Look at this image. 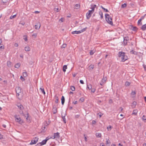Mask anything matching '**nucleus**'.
Instances as JSON below:
<instances>
[{"label": "nucleus", "instance_id": "1", "mask_svg": "<svg viewBox=\"0 0 146 146\" xmlns=\"http://www.w3.org/2000/svg\"><path fill=\"white\" fill-rule=\"evenodd\" d=\"M17 93V96L19 100H21L22 96V93L21 88L19 87H17L15 88Z\"/></svg>", "mask_w": 146, "mask_h": 146}, {"label": "nucleus", "instance_id": "2", "mask_svg": "<svg viewBox=\"0 0 146 146\" xmlns=\"http://www.w3.org/2000/svg\"><path fill=\"white\" fill-rule=\"evenodd\" d=\"M118 56L121 57V61L123 62L125 61L128 59L127 56L125 55V53L123 52H119Z\"/></svg>", "mask_w": 146, "mask_h": 146}, {"label": "nucleus", "instance_id": "3", "mask_svg": "<svg viewBox=\"0 0 146 146\" xmlns=\"http://www.w3.org/2000/svg\"><path fill=\"white\" fill-rule=\"evenodd\" d=\"M105 16L106 21L108 23L111 25H113L112 20L110 16L108 14H106L105 15Z\"/></svg>", "mask_w": 146, "mask_h": 146}, {"label": "nucleus", "instance_id": "4", "mask_svg": "<svg viewBox=\"0 0 146 146\" xmlns=\"http://www.w3.org/2000/svg\"><path fill=\"white\" fill-rule=\"evenodd\" d=\"M15 121L19 123L22 124L24 123L23 121L21 119L19 115H14Z\"/></svg>", "mask_w": 146, "mask_h": 146}, {"label": "nucleus", "instance_id": "5", "mask_svg": "<svg viewBox=\"0 0 146 146\" xmlns=\"http://www.w3.org/2000/svg\"><path fill=\"white\" fill-rule=\"evenodd\" d=\"M17 107H18L19 109L20 110L19 111V112L20 114H23V110L24 109V108L23 106L21 104H17Z\"/></svg>", "mask_w": 146, "mask_h": 146}, {"label": "nucleus", "instance_id": "6", "mask_svg": "<svg viewBox=\"0 0 146 146\" xmlns=\"http://www.w3.org/2000/svg\"><path fill=\"white\" fill-rule=\"evenodd\" d=\"M38 137H35L31 141V142L30 143V145H32L36 144L38 140Z\"/></svg>", "mask_w": 146, "mask_h": 146}, {"label": "nucleus", "instance_id": "7", "mask_svg": "<svg viewBox=\"0 0 146 146\" xmlns=\"http://www.w3.org/2000/svg\"><path fill=\"white\" fill-rule=\"evenodd\" d=\"M130 29L133 31H136L138 30V28L136 27H133V26H130Z\"/></svg>", "mask_w": 146, "mask_h": 146}, {"label": "nucleus", "instance_id": "8", "mask_svg": "<svg viewBox=\"0 0 146 146\" xmlns=\"http://www.w3.org/2000/svg\"><path fill=\"white\" fill-rule=\"evenodd\" d=\"M35 26L36 29H39L40 27V23L39 22L37 23L36 24Z\"/></svg>", "mask_w": 146, "mask_h": 146}, {"label": "nucleus", "instance_id": "9", "mask_svg": "<svg viewBox=\"0 0 146 146\" xmlns=\"http://www.w3.org/2000/svg\"><path fill=\"white\" fill-rule=\"evenodd\" d=\"M60 137L59 133L58 132H57L56 133H54V137L53 139L55 138H59Z\"/></svg>", "mask_w": 146, "mask_h": 146}, {"label": "nucleus", "instance_id": "10", "mask_svg": "<svg viewBox=\"0 0 146 146\" xmlns=\"http://www.w3.org/2000/svg\"><path fill=\"white\" fill-rule=\"evenodd\" d=\"M92 14L91 13H87L86 14V18L87 19H89L90 18Z\"/></svg>", "mask_w": 146, "mask_h": 146}, {"label": "nucleus", "instance_id": "11", "mask_svg": "<svg viewBox=\"0 0 146 146\" xmlns=\"http://www.w3.org/2000/svg\"><path fill=\"white\" fill-rule=\"evenodd\" d=\"M81 33L80 31H74L72 32V33L73 34H79Z\"/></svg>", "mask_w": 146, "mask_h": 146}, {"label": "nucleus", "instance_id": "12", "mask_svg": "<svg viewBox=\"0 0 146 146\" xmlns=\"http://www.w3.org/2000/svg\"><path fill=\"white\" fill-rule=\"evenodd\" d=\"M141 29L143 31H145L146 30V24L143 25L141 27Z\"/></svg>", "mask_w": 146, "mask_h": 146}, {"label": "nucleus", "instance_id": "13", "mask_svg": "<svg viewBox=\"0 0 146 146\" xmlns=\"http://www.w3.org/2000/svg\"><path fill=\"white\" fill-rule=\"evenodd\" d=\"M53 113L55 114L57 112V109L55 107L53 106L52 109Z\"/></svg>", "mask_w": 146, "mask_h": 146}, {"label": "nucleus", "instance_id": "14", "mask_svg": "<svg viewBox=\"0 0 146 146\" xmlns=\"http://www.w3.org/2000/svg\"><path fill=\"white\" fill-rule=\"evenodd\" d=\"M61 103L62 105H63L65 101V98L64 97L62 96L61 98Z\"/></svg>", "mask_w": 146, "mask_h": 146}, {"label": "nucleus", "instance_id": "15", "mask_svg": "<svg viewBox=\"0 0 146 146\" xmlns=\"http://www.w3.org/2000/svg\"><path fill=\"white\" fill-rule=\"evenodd\" d=\"M137 111H138L137 109L134 110L133 111L132 114L136 115L137 113Z\"/></svg>", "mask_w": 146, "mask_h": 146}, {"label": "nucleus", "instance_id": "16", "mask_svg": "<svg viewBox=\"0 0 146 146\" xmlns=\"http://www.w3.org/2000/svg\"><path fill=\"white\" fill-rule=\"evenodd\" d=\"M46 142L47 139H45L42 140V141L41 142H40V143H41L42 145H43L45 144L46 143Z\"/></svg>", "mask_w": 146, "mask_h": 146}, {"label": "nucleus", "instance_id": "17", "mask_svg": "<svg viewBox=\"0 0 146 146\" xmlns=\"http://www.w3.org/2000/svg\"><path fill=\"white\" fill-rule=\"evenodd\" d=\"M25 50L26 51H29L31 49L29 47L27 46L25 47Z\"/></svg>", "mask_w": 146, "mask_h": 146}, {"label": "nucleus", "instance_id": "18", "mask_svg": "<svg viewBox=\"0 0 146 146\" xmlns=\"http://www.w3.org/2000/svg\"><path fill=\"white\" fill-rule=\"evenodd\" d=\"M40 90L41 92L44 95L45 94V92L44 90V89L42 88V87L41 88H40Z\"/></svg>", "mask_w": 146, "mask_h": 146}, {"label": "nucleus", "instance_id": "19", "mask_svg": "<svg viewBox=\"0 0 146 146\" xmlns=\"http://www.w3.org/2000/svg\"><path fill=\"white\" fill-rule=\"evenodd\" d=\"M7 65L8 66L10 67L11 66V63L10 61H8L7 62Z\"/></svg>", "mask_w": 146, "mask_h": 146}, {"label": "nucleus", "instance_id": "20", "mask_svg": "<svg viewBox=\"0 0 146 146\" xmlns=\"http://www.w3.org/2000/svg\"><path fill=\"white\" fill-rule=\"evenodd\" d=\"M137 24L139 26H141L142 25L141 19H139L138 21Z\"/></svg>", "mask_w": 146, "mask_h": 146}, {"label": "nucleus", "instance_id": "21", "mask_svg": "<svg viewBox=\"0 0 146 146\" xmlns=\"http://www.w3.org/2000/svg\"><path fill=\"white\" fill-rule=\"evenodd\" d=\"M130 54H137V53L136 52L134 51L133 50H132L130 52Z\"/></svg>", "mask_w": 146, "mask_h": 146}, {"label": "nucleus", "instance_id": "22", "mask_svg": "<svg viewBox=\"0 0 146 146\" xmlns=\"http://www.w3.org/2000/svg\"><path fill=\"white\" fill-rule=\"evenodd\" d=\"M96 135L97 137H101L102 135L101 133H96Z\"/></svg>", "mask_w": 146, "mask_h": 146}, {"label": "nucleus", "instance_id": "23", "mask_svg": "<svg viewBox=\"0 0 146 146\" xmlns=\"http://www.w3.org/2000/svg\"><path fill=\"white\" fill-rule=\"evenodd\" d=\"M67 68V66L66 65H64L63 66V70L64 72L66 71V69Z\"/></svg>", "mask_w": 146, "mask_h": 146}, {"label": "nucleus", "instance_id": "24", "mask_svg": "<svg viewBox=\"0 0 146 146\" xmlns=\"http://www.w3.org/2000/svg\"><path fill=\"white\" fill-rule=\"evenodd\" d=\"M20 66V63H17L15 64V67L17 68H19Z\"/></svg>", "mask_w": 146, "mask_h": 146}, {"label": "nucleus", "instance_id": "25", "mask_svg": "<svg viewBox=\"0 0 146 146\" xmlns=\"http://www.w3.org/2000/svg\"><path fill=\"white\" fill-rule=\"evenodd\" d=\"M92 86L90 84L89 85H88L87 86V88L89 90H91L92 89Z\"/></svg>", "mask_w": 146, "mask_h": 146}, {"label": "nucleus", "instance_id": "26", "mask_svg": "<svg viewBox=\"0 0 146 146\" xmlns=\"http://www.w3.org/2000/svg\"><path fill=\"white\" fill-rule=\"evenodd\" d=\"M107 78L106 77H104L102 80V82H103L105 83V81L106 80Z\"/></svg>", "mask_w": 146, "mask_h": 146}, {"label": "nucleus", "instance_id": "27", "mask_svg": "<svg viewBox=\"0 0 146 146\" xmlns=\"http://www.w3.org/2000/svg\"><path fill=\"white\" fill-rule=\"evenodd\" d=\"M99 14L100 15L101 19H102L103 17V13L101 11H100L99 12Z\"/></svg>", "mask_w": 146, "mask_h": 146}, {"label": "nucleus", "instance_id": "28", "mask_svg": "<svg viewBox=\"0 0 146 146\" xmlns=\"http://www.w3.org/2000/svg\"><path fill=\"white\" fill-rule=\"evenodd\" d=\"M70 89L72 91H74L75 90V87L73 86H71L70 87Z\"/></svg>", "mask_w": 146, "mask_h": 146}, {"label": "nucleus", "instance_id": "29", "mask_svg": "<svg viewBox=\"0 0 146 146\" xmlns=\"http://www.w3.org/2000/svg\"><path fill=\"white\" fill-rule=\"evenodd\" d=\"M124 40L127 41L129 40V38L128 36H125L123 37Z\"/></svg>", "mask_w": 146, "mask_h": 146}, {"label": "nucleus", "instance_id": "30", "mask_svg": "<svg viewBox=\"0 0 146 146\" xmlns=\"http://www.w3.org/2000/svg\"><path fill=\"white\" fill-rule=\"evenodd\" d=\"M130 83L128 82L127 81L125 82V85L126 86H128L130 85Z\"/></svg>", "mask_w": 146, "mask_h": 146}, {"label": "nucleus", "instance_id": "31", "mask_svg": "<svg viewBox=\"0 0 146 146\" xmlns=\"http://www.w3.org/2000/svg\"><path fill=\"white\" fill-rule=\"evenodd\" d=\"M127 6V4L126 3H124L123 4L121 5V7L122 8H124L126 7Z\"/></svg>", "mask_w": 146, "mask_h": 146}, {"label": "nucleus", "instance_id": "32", "mask_svg": "<svg viewBox=\"0 0 146 146\" xmlns=\"http://www.w3.org/2000/svg\"><path fill=\"white\" fill-rule=\"evenodd\" d=\"M127 41H126V40H123V45L125 46L127 44Z\"/></svg>", "mask_w": 146, "mask_h": 146}, {"label": "nucleus", "instance_id": "33", "mask_svg": "<svg viewBox=\"0 0 146 146\" xmlns=\"http://www.w3.org/2000/svg\"><path fill=\"white\" fill-rule=\"evenodd\" d=\"M101 8L102 9H103L106 12H109L108 10L107 9H106L103 7L102 6H101Z\"/></svg>", "mask_w": 146, "mask_h": 146}, {"label": "nucleus", "instance_id": "34", "mask_svg": "<svg viewBox=\"0 0 146 146\" xmlns=\"http://www.w3.org/2000/svg\"><path fill=\"white\" fill-rule=\"evenodd\" d=\"M66 46V44H62V45L61 46V48H65Z\"/></svg>", "mask_w": 146, "mask_h": 146}, {"label": "nucleus", "instance_id": "35", "mask_svg": "<svg viewBox=\"0 0 146 146\" xmlns=\"http://www.w3.org/2000/svg\"><path fill=\"white\" fill-rule=\"evenodd\" d=\"M80 5L79 4H76L75 6V8L76 9H78Z\"/></svg>", "mask_w": 146, "mask_h": 146}, {"label": "nucleus", "instance_id": "36", "mask_svg": "<svg viewBox=\"0 0 146 146\" xmlns=\"http://www.w3.org/2000/svg\"><path fill=\"white\" fill-rule=\"evenodd\" d=\"M23 76L24 77H26L27 76V73L26 72H23Z\"/></svg>", "mask_w": 146, "mask_h": 146}, {"label": "nucleus", "instance_id": "37", "mask_svg": "<svg viewBox=\"0 0 146 146\" xmlns=\"http://www.w3.org/2000/svg\"><path fill=\"white\" fill-rule=\"evenodd\" d=\"M110 143L111 142L109 139H108L107 140L106 144H110Z\"/></svg>", "mask_w": 146, "mask_h": 146}, {"label": "nucleus", "instance_id": "38", "mask_svg": "<svg viewBox=\"0 0 146 146\" xmlns=\"http://www.w3.org/2000/svg\"><path fill=\"white\" fill-rule=\"evenodd\" d=\"M94 68V66L92 65H91L89 66L90 69L91 70V69H92Z\"/></svg>", "mask_w": 146, "mask_h": 146}, {"label": "nucleus", "instance_id": "39", "mask_svg": "<svg viewBox=\"0 0 146 146\" xmlns=\"http://www.w3.org/2000/svg\"><path fill=\"white\" fill-rule=\"evenodd\" d=\"M62 119H63V121L65 123H66V119L65 118V116H62Z\"/></svg>", "mask_w": 146, "mask_h": 146}, {"label": "nucleus", "instance_id": "40", "mask_svg": "<svg viewBox=\"0 0 146 146\" xmlns=\"http://www.w3.org/2000/svg\"><path fill=\"white\" fill-rule=\"evenodd\" d=\"M16 15H13V16H11L10 17V19H12L13 18H15L16 17Z\"/></svg>", "mask_w": 146, "mask_h": 146}, {"label": "nucleus", "instance_id": "41", "mask_svg": "<svg viewBox=\"0 0 146 146\" xmlns=\"http://www.w3.org/2000/svg\"><path fill=\"white\" fill-rule=\"evenodd\" d=\"M91 9H92V11L94 12L95 10V8L94 7H93L92 5H91Z\"/></svg>", "mask_w": 146, "mask_h": 146}, {"label": "nucleus", "instance_id": "42", "mask_svg": "<svg viewBox=\"0 0 146 146\" xmlns=\"http://www.w3.org/2000/svg\"><path fill=\"white\" fill-rule=\"evenodd\" d=\"M130 5L131 7H132L134 8V4L133 3H131L130 4Z\"/></svg>", "mask_w": 146, "mask_h": 146}, {"label": "nucleus", "instance_id": "43", "mask_svg": "<svg viewBox=\"0 0 146 146\" xmlns=\"http://www.w3.org/2000/svg\"><path fill=\"white\" fill-rule=\"evenodd\" d=\"M20 79L22 81H24L25 80V78L22 76H21L20 77Z\"/></svg>", "mask_w": 146, "mask_h": 146}, {"label": "nucleus", "instance_id": "44", "mask_svg": "<svg viewBox=\"0 0 146 146\" xmlns=\"http://www.w3.org/2000/svg\"><path fill=\"white\" fill-rule=\"evenodd\" d=\"M86 28H87L86 27V28H84L83 29H82V30L80 31L81 32V33L85 31L86 30Z\"/></svg>", "mask_w": 146, "mask_h": 146}, {"label": "nucleus", "instance_id": "45", "mask_svg": "<svg viewBox=\"0 0 146 146\" xmlns=\"http://www.w3.org/2000/svg\"><path fill=\"white\" fill-rule=\"evenodd\" d=\"M142 119L143 120H146V116L143 115L142 117Z\"/></svg>", "mask_w": 146, "mask_h": 146}, {"label": "nucleus", "instance_id": "46", "mask_svg": "<svg viewBox=\"0 0 146 146\" xmlns=\"http://www.w3.org/2000/svg\"><path fill=\"white\" fill-rule=\"evenodd\" d=\"M98 115H99V116H100V117H101V116L102 115H103V113H100V112L99 113H98L97 114Z\"/></svg>", "mask_w": 146, "mask_h": 146}, {"label": "nucleus", "instance_id": "47", "mask_svg": "<svg viewBox=\"0 0 146 146\" xmlns=\"http://www.w3.org/2000/svg\"><path fill=\"white\" fill-rule=\"evenodd\" d=\"M24 115L25 117H29V116L28 113H27L26 114H24Z\"/></svg>", "mask_w": 146, "mask_h": 146}, {"label": "nucleus", "instance_id": "48", "mask_svg": "<svg viewBox=\"0 0 146 146\" xmlns=\"http://www.w3.org/2000/svg\"><path fill=\"white\" fill-rule=\"evenodd\" d=\"M37 35V33H34V34H33L32 35V36L33 37H36V36Z\"/></svg>", "mask_w": 146, "mask_h": 146}, {"label": "nucleus", "instance_id": "49", "mask_svg": "<svg viewBox=\"0 0 146 146\" xmlns=\"http://www.w3.org/2000/svg\"><path fill=\"white\" fill-rule=\"evenodd\" d=\"M95 91H96L95 89L94 88H93L92 89V90H91V92H92L94 93V92H95Z\"/></svg>", "mask_w": 146, "mask_h": 146}, {"label": "nucleus", "instance_id": "50", "mask_svg": "<svg viewBox=\"0 0 146 146\" xmlns=\"http://www.w3.org/2000/svg\"><path fill=\"white\" fill-rule=\"evenodd\" d=\"M45 126H42V129L43 131H45L46 130H45Z\"/></svg>", "mask_w": 146, "mask_h": 146}, {"label": "nucleus", "instance_id": "51", "mask_svg": "<svg viewBox=\"0 0 146 146\" xmlns=\"http://www.w3.org/2000/svg\"><path fill=\"white\" fill-rule=\"evenodd\" d=\"M42 145L41 143H40V142L38 143L35 146H41Z\"/></svg>", "mask_w": 146, "mask_h": 146}, {"label": "nucleus", "instance_id": "52", "mask_svg": "<svg viewBox=\"0 0 146 146\" xmlns=\"http://www.w3.org/2000/svg\"><path fill=\"white\" fill-rule=\"evenodd\" d=\"M94 52H93L92 50H91L90 52V54L91 55H92L93 54H94Z\"/></svg>", "mask_w": 146, "mask_h": 146}, {"label": "nucleus", "instance_id": "53", "mask_svg": "<svg viewBox=\"0 0 146 146\" xmlns=\"http://www.w3.org/2000/svg\"><path fill=\"white\" fill-rule=\"evenodd\" d=\"M133 106L135 107L136 105V102H133Z\"/></svg>", "mask_w": 146, "mask_h": 146}, {"label": "nucleus", "instance_id": "54", "mask_svg": "<svg viewBox=\"0 0 146 146\" xmlns=\"http://www.w3.org/2000/svg\"><path fill=\"white\" fill-rule=\"evenodd\" d=\"M4 48V46L3 45L0 46V49H3Z\"/></svg>", "mask_w": 146, "mask_h": 146}, {"label": "nucleus", "instance_id": "55", "mask_svg": "<svg viewBox=\"0 0 146 146\" xmlns=\"http://www.w3.org/2000/svg\"><path fill=\"white\" fill-rule=\"evenodd\" d=\"M143 66L145 70L146 71V65L145 64H143Z\"/></svg>", "mask_w": 146, "mask_h": 146}, {"label": "nucleus", "instance_id": "56", "mask_svg": "<svg viewBox=\"0 0 146 146\" xmlns=\"http://www.w3.org/2000/svg\"><path fill=\"white\" fill-rule=\"evenodd\" d=\"M135 94L136 93L134 91H132L131 94L132 95H135Z\"/></svg>", "mask_w": 146, "mask_h": 146}, {"label": "nucleus", "instance_id": "57", "mask_svg": "<svg viewBox=\"0 0 146 146\" xmlns=\"http://www.w3.org/2000/svg\"><path fill=\"white\" fill-rule=\"evenodd\" d=\"M109 102L110 104H111L113 103V101L111 99H110L109 101Z\"/></svg>", "mask_w": 146, "mask_h": 146}, {"label": "nucleus", "instance_id": "58", "mask_svg": "<svg viewBox=\"0 0 146 146\" xmlns=\"http://www.w3.org/2000/svg\"><path fill=\"white\" fill-rule=\"evenodd\" d=\"M88 13H91V14H92L94 13V12L92 11V10H89Z\"/></svg>", "mask_w": 146, "mask_h": 146}, {"label": "nucleus", "instance_id": "59", "mask_svg": "<svg viewBox=\"0 0 146 146\" xmlns=\"http://www.w3.org/2000/svg\"><path fill=\"white\" fill-rule=\"evenodd\" d=\"M80 83L81 84H84V82L82 80H80Z\"/></svg>", "mask_w": 146, "mask_h": 146}, {"label": "nucleus", "instance_id": "60", "mask_svg": "<svg viewBox=\"0 0 146 146\" xmlns=\"http://www.w3.org/2000/svg\"><path fill=\"white\" fill-rule=\"evenodd\" d=\"M145 17V16H142L141 17L140 19H141V20L142 21L143 19Z\"/></svg>", "mask_w": 146, "mask_h": 146}, {"label": "nucleus", "instance_id": "61", "mask_svg": "<svg viewBox=\"0 0 146 146\" xmlns=\"http://www.w3.org/2000/svg\"><path fill=\"white\" fill-rule=\"evenodd\" d=\"M2 0V2L4 3H6L7 1V0Z\"/></svg>", "mask_w": 146, "mask_h": 146}, {"label": "nucleus", "instance_id": "62", "mask_svg": "<svg viewBox=\"0 0 146 146\" xmlns=\"http://www.w3.org/2000/svg\"><path fill=\"white\" fill-rule=\"evenodd\" d=\"M14 45L15 47H18V44L17 43H15L14 44Z\"/></svg>", "mask_w": 146, "mask_h": 146}, {"label": "nucleus", "instance_id": "63", "mask_svg": "<svg viewBox=\"0 0 146 146\" xmlns=\"http://www.w3.org/2000/svg\"><path fill=\"white\" fill-rule=\"evenodd\" d=\"M58 98H56L55 101V102L56 103H57L58 102Z\"/></svg>", "mask_w": 146, "mask_h": 146}, {"label": "nucleus", "instance_id": "64", "mask_svg": "<svg viewBox=\"0 0 146 146\" xmlns=\"http://www.w3.org/2000/svg\"><path fill=\"white\" fill-rule=\"evenodd\" d=\"M96 122L94 120H93L92 121V124H94L96 123Z\"/></svg>", "mask_w": 146, "mask_h": 146}]
</instances>
